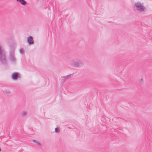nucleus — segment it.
<instances>
[{"label": "nucleus", "mask_w": 152, "mask_h": 152, "mask_svg": "<svg viewBox=\"0 0 152 152\" xmlns=\"http://www.w3.org/2000/svg\"><path fill=\"white\" fill-rule=\"evenodd\" d=\"M27 41L29 45L33 44L34 43L33 38L31 36H29L28 37Z\"/></svg>", "instance_id": "obj_6"}, {"label": "nucleus", "mask_w": 152, "mask_h": 152, "mask_svg": "<svg viewBox=\"0 0 152 152\" xmlns=\"http://www.w3.org/2000/svg\"><path fill=\"white\" fill-rule=\"evenodd\" d=\"M4 93L5 94L7 95H10L11 94V92L10 91H4Z\"/></svg>", "instance_id": "obj_9"}, {"label": "nucleus", "mask_w": 152, "mask_h": 152, "mask_svg": "<svg viewBox=\"0 0 152 152\" xmlns=\"http://www.w3.org/2000/svg\"><path fill=\"white\" fill-rule=\"evenodd\" d=\"M142 80H143V79H141V81H142Z\"/></svg>", "instance_id": "obj_15"}, {"label": "nucleus", "mask_w": 152, "mask_h": 152, "mask_svg": "<svg viewBox=\"0 0 152 152\" xmlns=\"http://www.w3.org/2000/svg\"><path fill=\"white\" fill-rule=\"evenodd\" d=\"M26 114V113L25 112H23L22 115H25Z\"/></svg>", "instance_id": "obj_14"}, {"label": "nucleus", "mask_w": 152, "mask_h": 152, "mask_svg": "<svg viewBox=\"0 0 152 152\" xmlns=\"http://www.w3.org/2000/svg\"><path fill=\"white\" fill-rule=\"evenodd\" d=\"M134 7H136L137 10L141 12H142L144 11V7H143L142 5L140 3L138 2L137 3H135L134 4Z\"/></svg>", "instance_id": "obj_2"}, {"label": "nucleus", "mask_w": 152, "mask_h": 152, "mask_svg": "<svg viewBox=\"0 0 152 152\" xmlns=\"http://www.w3.org/2000/svg\"><path fill=\"white\" fill-rule=\"evenodd\" d=\"M55 132H56L58 133L60 132V130L58 128H56L55 129Z\"/></svg>", "instance_id": "obj_12"}, {"label": "nucleus", "mask_w": 152, "mask_h": 152, "mask_svg": "<svg viewBox=\"0 0 152 152\" xmlns=\"http://www.w3.org/2000/svg\"><path fill=\"white\" fill-rule=\"evenodd\" d=\"M20 51L21 53H23L24 52V50L23 49H20Z\"/></svg>", "instance_id": "obj_13"}, {"label": "nucleus", "mask_w": 152, "mask_h": 152, "mask_svg": "<svg viewBox=\"0 0 152 152\" xmlns=\"http://www.w3.org/2000/svg\"><path fill=\"white\" fill-rule=\"evenodd\" d=\"M72 75L71 74L62 77L61 78V80L62 81H64L70 78Z\"/></svg>", "instance_id": "obj_7"}, {"label": "nucleus", "mask_w": 152, "mask_h": 152, "mask_svg": "<svg viewBox=\"0 0 152 152\" xmlns=\"http://www.w3.org/2000/svg\"><path fill=\"white\" fill-rule=\"evenodd\" d=\"M1 151V148H0V152Z\"/></svg>", "instance_id": "obj_16"}, {"label": "nucleus", "mask_w": 152, "mask_h": 152, "mask_svg": "<svg viewBox=\"0 0 152 152\" xmlns=\"http://www.w3.org/2000/svg\"><path fill=\"white\" fill-rule=\"evenodd\" d=\"M12 78L15 80H17L18 78H21V75L18 72H15L12 74Z\"/></svg>", "instance_id": "obj_5"}, {"label": "nucleus", "mask_w": 152, "mask_h": 152, "mask_svg": "<svg viewBox=\"0 0 152 152\" xmlns=\"http://www.w3.org/2000/svg\"><path fill=\"white\" fill-rule=\"evenodd\" d=\"M33 141L35 142V143H36L38 145H40V143L39 142H38V141H36V140H33Z\"/></svg>", "instance_id": "obj_11"}, {"label": "nucleus", "mask_w": 152, "mask_h": 152, "mask_svg": "<svg viewBox=\"0 0 152 152\" xmlns=\"http://www.w3.org/2000/svg\"><path fill=\"white\" fill-rule=\"evenodd\" d=\"M3 53H5V52L2 49L1 46H0V54Z\"/></svg>", "instance_id": "obj_10"}, {"label": "nucleus", "mask_w": 152, "mask_h": 152, "mask_svg": "<svg viewBox=\"0 0 152 152\" xmlns=\"http://www.w3.org/2000/svg\"><path fill=\"white\" fill-rule=\"evenodd\" d=\"M0 61L3 64H6L7 63L5 53H3L0 54Z\"/></svg>", "instance_id": "obj_3"}, {"label": "nucleus", "mask_w": 152, "mask_h": 152, "mask_svg": "<svg viewBox=\"0 0 152 152\" xmlns=\"http://www.w3.org/2000/svg\"><path fill=\"white\" fill-rule=\"evenodd\" d=\"M83 62L80 60H77L74 62V66L76 67H79L83 65Z\"/></svg>", "instance_id": "obj_4"}, {"label": "nucleus", "mask_w": 152, "mask_h": 152, "mask_svg": "<svg viewBox=\"0 0 152 152\" xmlns=\"http://www.w3.org/2000/svg\"><path fill=\"white\" fill-rule=\"evenodd\" d=\"M11 50L10 52L9 59L12 63L16 62V58L14 55V46H12L10 48Z\"/></svg>", "instance_id": "obj_1"}, {"label": "nucleus", "mask_w": 152, "mask_h": 152, "mask_svg": "<svg viewBox=\"0 0 152 152\" xmlns=\"http://www.w3.org/2000/svg\"><path fill=\"white\" fill-rule=\"evenodd\" d=\"M17 1L20 2L21 4L23 5H25L26 4V2L24 0H16Z\"/></svg>", "instance_id": "obj_8"}]
</instances>
